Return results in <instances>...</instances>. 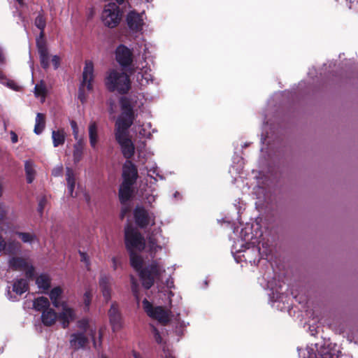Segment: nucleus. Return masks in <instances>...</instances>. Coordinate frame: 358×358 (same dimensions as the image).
I'll list each match as a JSON object with an SVG mask.
<instances>
[{
	"label": "nucleus",
	"mask_w": 358,
	"mask_h": 358,
	"mask_svg": "<svg viewBox=\"0 0 358 358\" xmlns=\"http://www.w3.org/2000/svg\"><path fill=\"white\" fill-rule=\"evenodd\" d=\"M105 85L110 92H117L120 94H125L131 88V81L124 72L112 69L105 78Z\"/></svg>",
	"instance_id": "obj_1"
},
{
	"label": "nucleus",
	"mask_w": 358,
	"mask_h": 358,
	"mask_svg": "<svg viewBox=\"0 0 358 358\" xmlns=\"http://www.w3.org/2000/svg\"><path fill=\"white\" fill-rule=\"evenodd\" d=\"M124 244L128 252H141L145 247V240L142 234L130 224H127L124 228Z\"/></svg>",
	"instance_id": "obj_2"
},
{
	"label": "nucleus",
	"mask_w": 358,
	"mask_h": 358,
	"mask_svg": "<svg viewBox=\"0 0 358 358\" xmlns=\"http://www.w3.org/2000/svg\"><path fill=\"white\" fill-rule=\"evenodd\" d=\"M162 268L157 260H153L151 264L143 267L139 272V278L142 281L143 287L149 289L155 283L156 278L161 275Z\"/></svg>",
	"instance_id": "obj_3"
},
{
	"label": "nucleus",
	"mask_w": 358,
	"mask_h": 358,
	"mask_svg": "<svg viewBox=\"0 0 358 358\" xmlns=\"http://www.w3.org/2000/svg\"><path fill=\"white\" fill-rule=\"evenodd\" d=\"M94 80V64L92 61H85V67L83 72V80L79 87L78 98L83 103L85 100L83 87L86 85L87 90L91 91L93 89L92 82Z\"/></svg>",
	"instance_id": "obj_4"
},
{
	"label": "nucleus",
	"mask_w": 358,
	"mask_h": 358,
	"mask_svg": "<svg viewBox=\"0 0 358 358\" xmlns=\"http://www.w3.org/2000/svg\"><path fill=\"white\" fill-rule=\"evenodd\" d=\"M134 218L136 224L140 229H145L150 224H155V216L150 213L143 206H137L134 209Z\"/></svg>",
	"instance_id": "obj_5"
},
{
	"label": "nucleus",
	"mask_w": 358,
	"mask_h": 358,
	"mask_svg": "<svg viewBox=\"0 0 358 358\" xmlns=\"http://www.w3.org/2000/svg\"><path fill=\"white\" fill-rule=\"evenodd\" d=\"M142 303L143 309L149 317L158 320L164 325H166L169 322V315L163 307H154L146 299H144Z\"/></svg>",
	"instance_id": "obj_6"
},
{
	"label": "nucleus",
	"mask_w": 358,
	"mask_h": 358,
	"mask_svg": "<svg viewBox=\"0 0 358 358\" xmlns=\"http://www.w3.org/2000/svg\"><path fill=\"white\" fill-rule=\"evenodd\" d=\"M9 267L13 271H24L25 276L32 280L35 275L34 266L21 257H13L8 261Z\"/></svg>",
	"instance_id": "obj_7"
},
{
	"label": "nucleus",
	"mask_w": 358,
	"mask_h": 358,
	"mask_svg": "<svg viewBox=\"0 0 358 358\" xmlns=\"http://www.w3.org/2000/svg\"><path fill=\"white\" fill-rule=\"evenodd\" d=\"M103 22H121L122 12L116 3H108L102 13Z\"/></svg>",
	"instance_id": "obj_8"
},
{
	"label": "nucleus",
	"mask_w": 358,
	"mask_h": 358,
	"mask_svg": "<svg viewBox=\"0 0 358 358\" xmlns=\"http://www.w3.org/2000/svg\"><path fill=\"white\" fill-rule=\"evenodd\" d=\"M122 178L123 183L134 185L138 178L136 166L131 161L127 160L122 166Z\"/></svg>",
	"instance_id": "obj_9"
},
{
	"label": "nucleus",
	"mask_w": 358,
	"mask_h": 358,
	"mask_svg": "<svg viewBox=\"0 0 358 358\" xmlns=\"http://www.w3.org/2000/svg\"><path fill=\"white\" fill-rule=\"evenodd\" d=\"M115 59L122 68H127L133 62V53L126 45L120 44L115 50Z\"/></svg>",
	"instance_id": "obj_10"
},
{
	"label": "nucleus",
	"mask_w": 358,
	"mask_h": 358,
	"mask_svg": "<svg viewBox=\"0 0 358 358\" xmlns=\"http://www.w3.org/2000/svg\"><path fill=\"white\" fill-rule=\"evenodd\" d=\"M121 148L122 153L127 160H130L135 153V146L129 136L115 137Z\"/></svg>",
	"instance_id": "obj_11"
},
{
	"label": "nucleus",
	"mask_w": 358,
	"mask_h": 358,
	"mask_svg": "<svg viewBox=\"0 0 358 358\" xmlns=\"http://www.w3.org/2000/svg\"><path fill=\"white\" fill-rule=\"evenodd\" d=\"M134 120L120 117L115 122V137L129 136V129L133 124Z\"/></svg>",
	"instance_id": "obj_12"
},
{
	"label": "nucleus",
	"mask_w": 358,
	"mask_h": 358,
	"mask_svg": "<svg viewBox=\"0 0 358 358\" xmlns=\"http://www.w3.org/2000/svg\"><path fill=\"white\" fill-rule=\"evenodd\" d=\"M88 343V338L83 332L73 333L70 335V348L73 349L74 351L85 348Z\"/></svg>",
	"instance_id": "obj_13"
},
{
	"label": "nucleus",
	"mask_w": 358,
	"mask_h": 358,
	"mask_svg": "<svg viewBox=\"0 0 358 358\" xmlns=\"http://www.w3.org/2000/svg\"><path fill=\"white\" fill-rule=\"evenodd\" d=\"M120 105L122 110V117L134 120V102L133 100L129 97L122 96L120 99Z\"/></svg>",
	"instance_id": "obj_14"
},
{
	"label": "nucleus",
	"mask_w": 358,
	"mask_h": 358,
	"mask_svg": "<svg viewBox=\"0 0 358 358\" xmlns=\"http://www.w3.org/2000/svg\"><path fill=\"white\" fill-rule=\"evenodd\" d=\"M108 316L113 331L120 329L122 327V315L117 303H112L108 310Z\"/></svg>",
	"instance_id": "obj_15"
},
{
	"label": "nucleus",
	"mask_w": 358,
	"mask_h": 358,
	"mask_svg": "<svg viewBox=\"0 0 358 358\" xmlns=\"http://www.w3.org/2000/svg\"><path fill=\"white\" fill-rule=\"evenodd\" d=\"M133 186V185L126 184L123 182H122L120 185L118 196L120 202L122 204H125L132 198L134 194Z\"/></svg>",
	"instance_id": "obj_16"
},
{
	"label": "nucleus",
	"mask_w": 358,
	"mask_h": 358,
	"mask_svg": "<svg viewBox=\"0 0 358 358\" xmlns=\"http://www.w3.org/2000/svg\"><path fill=\"white\" fill-rule=\"evenodd\" d=\"M62 312L57 314V319L61 322L63 328H67L70 321L73 320L74 314L71 308H68L64 303H62Z\"/></svg>",
	"instance_id": "obj_17"
},
{
	"label": "nucleus",
	"mask_w": 358,
	"mask_h": 358,
	"mask_svg": "<svg viewBox=\"0 0 358 358\" xmlns=\"http://www.w3.org/2000/svg\"><path fill=\"white\" fill-rule=\"evenodd\" d=\"M99 284L103 296L106 301H108L111 297L110 278L106 275H101Z\"/></svg>",
	"instance_id": "obj_18"
},
{
	"label": "nucleus",
	"mask_w": 358,
	"mask_h": 358,
	"mask_svg": "<svg viewBox=\"0 0 358 358\" xmlns=\"http://www.w3.org/2000/svg\"><path fill=\"white\" fill-rule=\"evenodd\" d=\"M88 131L90 146L92 148V149L96 150L99 141L98 127L96 122L92 121L90 123Z\"/></svg>",
	"instance_id": "obj_19"
},
{
	"label": "nucleus",
	"mask_w": 358,
	"mask_h": 358,
	"mask_svg": "<svg viewBox=\"0 0 358 358\" xmlns=\"http://www.w3.org/2000/svg\"><path fill=\"white\" fill-rule=\"evenodd\" d=\"M57 319V313L52 308L43 311L41 315L43 324L46 327L53 325Z\"/></svg>",
	"instance_id": "obj_20"
},
{
	"label": "nucleus",
	"mask_w": 358,
	"mask_h": 358,
	"mask_svg": "<svg viewBox=\"0 0 358 358\" xmlns=\"http://www.w3.org/2000/svg\"><path fill=\"white\" fill-rule=\"evenodd\" d=\"M37 50L39 55L41 66L43 69L46 70L50 66V58L48 48L43 45H38V48H37Z\"/></svg>",
	"instance_id": "obj_21"
},
{
	"label": "nucleus",
	"mask_w": 358,
	"mask_h": 358,
	"mask_svg": "<svg viewBox=\"0 0 358 358\" xmlns=\"http://www.w3.org/2000/svg\"><path fill=\"white\" fill-rule=\"evenodd\" d=\"M129 259L131 267L136 271L139 272L143 268V259L142 257L135 252H129Z\"/></svg>",
	"instance_id": "obj_22"
},
{
	"label": "nucleus",
	"mask_w": 358,
	"mask_h": 358,
	"mask_svg": "<svg viewBox=\"0 0 358 358\" xmlns=\"http://www.w3.org/2000/svg\"><path fill=\"white\" fill-rule=\"evenodd\" d=\"M28 289V282L23 278L17 279L13 284V291L18 295H22Z\"/></svg>",
	"instance_id": "obj_23"
},
{
	"label": "nucleus",
	"mask_w": 358,
	"mask_h": 358,
	"mask_svg": "<svg viewBox=\"0 0 358 358\" xmlns=\"http://www.w3.org/2000/svg\"><path fill=\"white\" fill-rule=\"evenodd\" d=\"M148 249L150 256L154 258L159 250L162 249V246L157 243V240L155 235L151 234L148 237Z\"/></svg>",
	"instance_id": "obj_24"
},
{
	"label": "nucleus",
	"mask_w": 358,
	"mask_h": 358,
	"mask_svg": "<svg viewBox=\"0 0 358 358\" xmlns=\"http://www.w3.org/2000/svg\"><path fill=\"white\" fill-rule=\"evenodd\" d=\"M52 143L54 147L62 145L65 143L66 133L64 129H59L52 132Z\"/></svg>",
	"instance_id": "obj_25"
},
{
	"label": "nucleus",
	"mask_w": 358,
	"mask_h": 358,
	"mask_svg": "<svg viewBox=\"0 0 358 358\" xmlns=\"http://www.w3.org/2000/svg\"><path fill=\"white\" fill-rule=\"evenodd\" d=\"M34 308L40 312H43L50 308V301L47 297L40 296L34 300Z\"/></svg>",
	"instance_id": "obj_26"
},
{
	"label": "nucleus",
	"mask_w": 358,
	"mask_h": 358,
	"mask_svg": "<svg viewBox=\"0 0 358 358\" xmlns=\"http://www.w3.org/2000/svg\"><path fill=\"white\" fill-rule=\"evenodd\" d=\"M36 284L39 289L48 291L51 286V279L48 275L42 273L36 279Z\"/></svg>",
	"instance_id": "obj_27"
},
{
	"label": "nucleus",
	"mask_w": 358,
	"mask_h": 358,
	"mask_svg": "<svg viewBox=\"0 0 358 358\" xmlns=\"http://www.w3.org/2000/svg\"><path fill=\"white\" fill-rule=\"evenodd\" d=\"M63 290L60 287H55L50 291L49 296L52 301L53 306L55 308H59L62 303L59 301L62 294Z\"/></svg>",
	"instance_id": "obj_28"
},
{
	"label": "nucleus",
	"mask_w": 358,
	"mask_h": 358,
	"mask_svg": "<svg viewBox=\"0 0 358 358\" xmlns=\"http://www.w3.org/2000/svg\"><path fill=\"white\" fill-rule=\"evenodd\" d=\"M45 127V115L43 113H38L35 120L34 131L36 134H41Z\"/></svg>",
	"instance_id": "obj_29"
},
{
	"label": "nucleus",
	"mask_w": 358,
	"mask_h": 358,
	"mask_svg": "<svg viewBox=\"0 0 358 358\" xmlns=\"http://www.w3.org/2000/svg\"><path fill=\"white\" fill-rule=\"evenodd\" d=\"M4 252L7 255H15L16 254L21 248V244L15 241L9 239L5 246Z\"/></svg>",
	"instance_id": "obj_30"
},
{
	"label": "nucleus",
	"mask_w": 358,
	"mask_h": 358,
	"mask_svg": "<svg viewBox=\"0 0 358 358\" xmlns=\"http://www.w3.org/2000/svg\"><path fill=\"white\" fill-rule=\"evenodd\" d=\"M24 170L27 176V182L30 184L34 180L35 171L33 168L31 162L27 161L24 164Z\"/></svg>",
	"instance_id": "obj_31"
},
{
	"label": "nucleus",
	"mask_w": 358,
	"mask_h": 358,
	"mask_svg": "<svg viewBox=\"0 0 358 358\" xmlns=\"http://www.w3.org/2000/svg\"><path fill=\"white\" fill-rule=\"evenodd\" d=\"M144 13H138L134 10L130 11L126 19V22H143Z\"/></svg>",
	"instance_id": "obj_32"
},
{
	"label": "nucleus",
	"mask_w": 358,
	"mask_h": 358,
	"mask_svg": "<svg viewBox=\"0 0 358 358\" xmlns=\"http://www.w3.org/2000/svg\"><path fill=\"white\" fill-rule=\"evenodd\" d=\"M46 24H36L37 28L40 29L39 36L36 38V47L38 48V45H43L44 46H47L46 41L45 39V32L44 29Z\"/></svg>",
	"instance_id": "obj_33"
},
{
	"label": "nucleus",
	"mask_w": 358,
	"mask_h": 358,
	"mask_svg": "<svg viewBox=\"0 0 358 358\" xmlns=\"http://www.w3.org/2000/svg\"><path fill=\"white\" fill-rule=\"evenodd\" d=\"M15 234L24 243H31L36 239V236L34 234L28 232L15 231Z\"/></svg>",
	"instance_id": "obj_34"
},
{
	"label": "nucleus",
	"mask_w": 358,
	"mask_h": 358,
	"mask_svg": "<svg viewBox=\"0 0 358 358\" xmlns=\"http://www.w3.org/2000/svg\"><path fill=\"white\" fill-rule=\"evenodd\" d=\"M83 156V148L80 145L76 144L73 148V161L75 163H78L80 161Z\"/></svg>",
	"instance_id": "obj_35"
},
{
	"label": "nucleus",
	"mask_w": 358,
	"mask_h": 358,
	"mask_svg": "<svg viewBox=\"0 0 358 358\" xmlns=\"http://www.w3.org/2000/svg\"><path fill=\"white\" fill-rule=\"evenodd\" d=\"M34 92L36 96H45L46 94L45 85L43 83L36 85L34 87Z\"/></svg>",
	"instance_id": "obj_36"
},
{
	"label": "nucleus",
	"mask_w": 358,
	"mask_h": 358,
	"mask_svg": "<svg viewBox=\"0 0 358 358\" xmlns=\"http://www.w3.org/2000/svg\"><path fill=\"white\" fill-rule=\"evenodd\" d=\"M66 176L67 185L75 184L76 185V179L73 171L71 168L66 167Z\"/></svg>",
	"instance_id": "obj_37"
},
{
	"label": "nucleus",
	"mask_w": 358,
	"mask_h": 358,
	"mask_svg": "<svg viewBox=\"0 0 358 358\" xmlns=\"http://www.w3.org/2000/svg\"><path fill=\"white\" fill-rule=\"evenodd\" d=\"M78 327L82 330L84 334L87 332L90 327L89 320L87 318H83L78 322Z\"/></svg>",
	"instance_id": "obj_38"
},
{
	"label": "nucleus",
	"mask_w": 358,
	"mask_h": 358,
	"mask_svg": "<svg viewBox=\"0 0 358 358\" xmlns=\"http://www.w3.org/2000/svg\"><path fill=\"white\" fill-rule=\"evenodd\" d=\"M70 124L73 131V136L76 139H77L78 136V127L77 122L75 120H71L70 122Z\"/></svg>",
	"instance_id": "obj_39"
},
{
	"label": "nucleus",
	"mask_w": 358,
	"mask_h": 358,
	"mask_svg": "<svg viewBox=\"0 0 358 358\" xmlns=\"http://www.w3.org/2000/svg\"><path fill=\"white\" fill-rule=\"evenodd\" d=\"M84 303L86 307H89L92 300V294L90 291H86L83 296Z\"/></svg>",
	"instance_id": "obj_40"
},
{
	"label": "nucleus",
	"mask_w": 358,
	"mask_h": 358,
	"mask_svg": "<svg viewBox=\"0 0 358 358\" xmlns=\"http://www.w3.org/2000/svg\"><path fill=\"white\" fill-rule=\"evenodd\" d=\"M127 25L130 30L137 32L142 29L143 24H127Z\"/></svg>",
	"instance_id": "obj_41"
},
{
	"label": "nucleus",
	"mask_w": 358,
	"mask_h": 358,
	"mask_svg": "<svg viewBox=\"0 0 358 358\" xmlns=\"http://www.w3.org/2000/svg\"><path fill=\"white\" fill-rule=\"evenodd\" d=\"M153 334H154V338H155V341L159 344L162 343V338L160 335L159 331L157 330V329L153 328Z\"/></svg>",
	"instance_id": "obj_42"
},
{
	"label": "nucleus",
	"mask_w": 358,
	"mask_h": 358,
	"mask_svg": "<svg viewBox=\"0 0 358 358\" xmlns=\"http://www.w3.org/2000/svg\"><path fill=\"white\" fill-rule=\"evenodd\" d=\"M45 204H46V199L45 198H43L39 201L38 211L39 212V213L41 215L43 214V209L45 208Z\"/></svg>",
	"instance_id": "obj_43"
},
{
	"label": "nucleus",
	"mask_w": 358,
	"mask_h": 358,
	"mask_svg": "<svg viewBox=\"0 0 358 358\" xmlns=\"http://www.w3.org/2000/svg\"><path fill=\"white\" fill-rule=\"evenodd\" d=\"M51 61L54 66V69H57L60 64V58L57 55H54Z\"/></svg>",
	"instance_id": "obj_44"
},
{
	"label": "nucleus",
	"mask_w": 358,
	"mask_h": 358,
	"mask_svg": "<svg viewBox=\"0 0 358 358\" xmlns=\"http://www.w3.org/2000/svg\"><path fill=\"white\" fill-rule=\"evenodd\" d=\"M6 85L14 90H18L19 87L13 80H8Z\"/></svg>",
	"instance_id": "obj_45"
},
{
	"label": "nucleus",
	"mask_w": 358,
	"mask_h": 358,
	"mask_svg": "<svg viewBox=\"0 0 358 358\" xmlns=\"http://www.w3.org/2000/svg\"><path fill=\"white\" fill-rule=\"evenodd\" d=\"M6 241L3 237L0 234V252H4Z\"/></svg>",
	"instance_id": "obj_46"
},
{
	"label": "nucleus",
	"mask_w": 358,
	"mask_h": 358,
	"mask_svg": "<svg viewBox=\"0 0 358 358\" xmlns=\"http://www.w3.org/2000/svg\"><path fill=\"white\" fill-rule=\"evenodd\" d=\"M6 210H5V208L0 205V222L3 220V219L6 217Z\"/></svg>",
	"instance_id": "obj_47"
},
{
	"label": "nucleus",
	"mask_w": 358,
	"mask_h": 358,
	"mask_svg": "<svg viewBox=\"0 0 358 358\" xmlns=\"http://www.w3.org/2000/svg\"><path fill=\"white\" fill-rule=\"evenodd\" d=\"M11 141L13 143H16L18 141L17 135L14 131H10Z\"/></svg>",
	"instance_id": "obj_48"
},
{
	"label": "nucleus",
	"mask_w": 358,
	"mask_h": 358,
	"mask_svg": "<svg viewBox=\"0 0 358 358\" xmlns=\"http://www.w3.org/2000/svg\"><path fill=\"white\" fill-rule=\"evenodd\" d=\"M112 263H113V269L116 270L117 268L118 264L120 263L117 258L115 257H113L112 258Z\"/></svg>",
	"instance_id": "obj_49"
},
{
	"label": "nucleus",
	"mask_w": 358,
	"mask_h": 358,
	"mask_svg": "<svg viewBox=\"0 0 358 358\" xmlns=\"http://www.w3.org/2000/svg\"><path fill=\"white\" fill-rule=\"evenodd\" d=\"M131 290H132L134 295L137 297L138 296V289H137V285L135 282L132 283Z\"/></svg>",
	"instance_id": "obj_50"
},
{
	"label": "nucleus",
	"mask_w": 358,
	"mask_h": 358,
	"mask_svg": "<svg viewBox=\"0 0 358 358\" xmlns=\"http://www.w3.org/2000/svg\"><path fill=\"white\" fill-rule=\"evenodd\" d=\"M95 333H96L95 330H93V329H91V330H90V335H91L92 338V340H93V345H94V347L95 348H96V345H97V344H96V342L95 338H94Z\"/></svg>",
	"instance_id": "obj_51"
},
{
	"label": "nucleus",
	"mask_w": 358,
	"mask_h": 358,
	"mask_svg": "<svg viewBox=\"0 0 358 358\" xmlns=\"http://www.w3.org/2000/svg\"><path fill=\"white\" fill-rule=\"evenodd\" d=\"M74 188H75V184L68 185V189H69L71 196H72V197H73V194Z\"/></svg>",
	"instance_id": "obj_52"
},
{
	"label": "nucleus",
	"mask_w": 358,
	"mask_h": 358,
	"mask_svg": "<svg viewBox=\"0 0 358 358\" xmlns=\"http://www.w3.org/2000/svg\"><path fill=\"white\" fill-rule=\"evenodd\" d=\"M128 211H129V209L127 207L122 208L121 213H120L121 219H124L125 215L127 213Z\"/></svg>",
	"instance_id": "obj_53"
},
{
	"label": "nucleus",
	"mask_w": 358,
	"mask_h": 358,
	"mask_svg": "<svg viewBox=\"0 0 358 358\" xmlns=\"http://www.w3.org/2000/svg\"><path fill=\"white\" fill-rule=\"evenodd\" d=\"M62 168L61 169H55V170H53L52 171V174L55 176H58L59 175H60V173H62Z\"/></svg>",
	"instance_id": "obj_54"
},
{
	"label": "nucleus",
	"mask_w": 358,
	"mask_h": 358,
	"mask_svg": "<svg viewBox=\"0 0 358 358\" xmlns=\"http://www.w3.org/2000/svg\"><path fill=\"white\" fill-rule=\"evenodd\" d=\"M109 28H111V29H113V28H115L117 27V25H118L119 24H110V23H108V24H106Z\"/></svg>",
	"instance_id": "obj_55"
},
{
	"label": "nucleus",
	"mask_w": 358,
	"mask_h": 358,
	"mask_svg": "<svg viewBox=\"0 0 358 358\" xmlns=\"http://www.w3.org/2000/svg\"><path fill=\"white\" fill-rule=\"evenodd\" d=\"M99 345H101V338H102V333H101V330L99 332Z\"/></svg>",
	"instance_id": "obj_56"
},
{
	"label": "nucleus",
	"mask_w": 358,
	"mask_h": 358,
	"mask_svg": "<svg viewBox=\"0 0 358 358\" xmlns=\"http://www.w3.org/2000/svg\"><path fill=\"white\" fill-rule=\"evenodd\" d=\"M16 1L18 3V4H19L20 6H24V1H23V0H16Z\"/></svg>",
	"instance_id": "obj_57"
},
{
	"label": "nucleus",
	"mask_w": 358,
	"mask_h": 358,
	"mask_svg": "<svg viewBox=\"0 0 358 358\" xmlns=\"http://www.w3.org/2000/svg\"><path fill=\"white\" fill-rule=\"evenodd\" d=\"M3 60V56L1 50L0 49V62H2Z\"/></svg>",
	"instance_id": "obj_58"
},
{
	"label": "nucleus",
	"mask_w": 358,
	"mask_h": 358,
	"mask_svg": "<svg viewBox=\"0 0 358 358\" xmlns=\"http://www.w3.org/2000/svg\"><path fill=\"white\" fill-rule=\"evenodd\" d=\"M323 358H331V355L330 353H327L324 355V357Z\"/></svg>",
	"instance_id": "obj_59"
},
{
	"label": "nucleus",
	"mask_w": 358,
	"mask_h": 358,
	"mask_svg": "<svg viewBox=\"0 0 358 358\" xmlns=\"http://www.w3.org/2000/svg\"><path fill=\"white\" fill-rule=\"evenodd\" d=\"M118 4H122L124 3V0H115Z\"/></svg>",
	"instance_id": "obj_60"
},
{
	"label": "nucleus",
	"mask_w": 358,
	"mask_h": 358,
	"mask_svg": "<svg viewBox=\"0 0 358 358\" xmlns=\"http://www.w3.org/2000/svg\"><path fill=\"white\" fill-rule=\"evenodd\" d=\"M165 358H175L173 356H172L171 354H167L165 356Z\"/></svg>",
	"instance_id": "obj_61"
},
{
	"label": "nucleus",
	"mask_w": 358,
	"mask_h": 358,
	"mask_svg": "<svg viewBox=\"0 0 358 358\" xmlns=\"http://www.w3.org/2000/svg\"><path fill=\"white\" fill-rule=\"evenodd\" d=\"M3 78V74L2 73V71L0 70V79H2Z\"/></svg>",
	"instance_id": "obj_62"
},
{
	"label": "nucleus",
	"mask_w": 358,
	"mask_h": 358,
	"mask_svg": "<svg viewBox=\"0 0 358 358\" xmlns=\"http://www.w3.org/2000/svg\"><path fill=\"white\" fill-rule=\"evenodd\" d=\"M253 250H257L258 252H259L260 248H259L253 247Z\"/></svg>",
	"instance_id": "obj_63"
},
{
	"label": "nucleus",
	"mask_w": 358,
	"mask_h": 358,
	"mask_svg": "<svg viewBox=\"0 0 358 358\" xmlns=\"http://www.w3.org/2000/svg\"><path fill=\"white\" fill-rule=\"evenodd\" d=\"M103 358H106V357H103Z\"/></svg>",
	"instance_id": "obj_64"
}]
</instances>
